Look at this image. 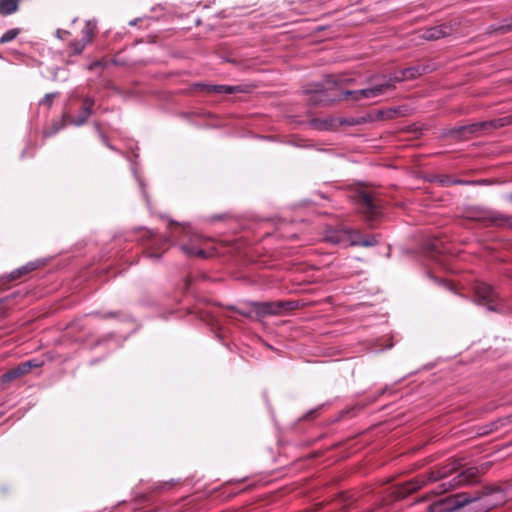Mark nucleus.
Returning <instances> with one entry per match:
<instances>
[{
  "label": "nucleus",
  "mask_w": 512,
  "mask_h": 512,
  "mask_svg": "<svg viewBox=\"0 0 512 512\" xmlns=\"http://www.w3.org/2000/svg\"><path fill=\"white\" fill-rule=\"evenodd\" d=\"M460 466L461 464L457 460H451L444 465L434 467L427 474L419 475L406 482L401 488L399 494L402 497H405L424 486L440 482L430 492L434 495H442L450 490L473 483L477 480L478 469L472 467L462 471L453 479L446 481L445 479L456 472Z\"/></svg>",
  "instance_id": "obj_1"
},
{
  "label": "nucleus",
  "mask_w": 512,
  "mask_h": 512,
  "mask_svg": "<svg viewBox=\"0 0 512 512\" xmlns=\"http://www.w3.org/2000/svg\"><path fill=\"white\" fill-rule=\"evenodd\" d=\"M324 240L331 244L370 247L376 244L374 238L361 239L359 231L346 228H331L325 231Z\"/></svg>",
  "instance_id": "obj_2"
},
{
  "label": "nucleus",
  "mask_w": 512,
  "mask_h": 512,
  "mask_svg": "<svg viewBox=\"0 0 512 512\" xmlns=\"http://www.w3.org/2000/svg\"><path fill=\"white\" fill-rule=\"evenodd\" d=\"M98 32L97 20H86L84 27L81 30V39L72 40L68 43L67 53L69 56L80 55L88 44L93 42L94 37Z\"/></svg>",
  "instance_id": "obj_3"
},
{
  "label": "nucleus",
  "mask_w": 512,
  "mask_h": 512,
  "mask_svg": "<svg viewBox=\"0 0 512 512\" xmlns=\"http://www.w3.org/2000/svg\"><path fill=\"white\" fill-rule=\"evenodd\" d=\"M251 306L253 312L259 317L280 315L283 311L298 308V304L295 301L253 302Z\"/></svg>",
  "instance_id": "obj_4"
},
{
  "label": "nucleus",
  "mask_w": 512,
  "mask_h": 512,
  "mask_svg": "<svg viewBox=\"0 0 512 512\" xmlns=\"http://www.w3.org/2000/svg\"><path fill=\"white\" fill-rule=\"evenodd\" d=\"M459 24L457 22H445L440 25L423 29L419 32V37L426 41H435L452 35L457 31Z\"/></svg>",
  "instance_id": "obj_5"
},
{
  "label": "nucleus",
  "mask_w": 512,
  "mask_h": 512,
  "mask_svg": "<svg viewBox=\"0 0 512 512\" xmlns=\"http://www.w3.org/2000/svg\"><path fill=\"white\" fill-rule=\"evenodd\" d=\"M208 239L199 235H194L190 239V243L181 244L180 248L187 257H197L206 259L212 255V252L205 250Z\"/></svg>",
  "instance_id": "obj_6"
},
{
  "label": "nucleus",
  "mask_w": 512,
  "mask_h": 512,
  "mask_svg": "<svg viewBox=\"0 0 512 512\" xmlns=\"http://www.w3.org/2000/svg\"><path fill=\"white\" fill-rule=\"evenodd\" d=\"M391 88L389 83L377 84L370 88H364L355 91H347L345 94L347 97H351L352 99L359 101L362 99H374L385 92H387Z\"/></svg>",
  "instance_id": "obj_7"
},
{
  "label": "nucleus",
  "mask_w": 512,
  "mask_h": 512,
  "mask_svg": "<svg viewBox=\"0 0 512 512\" xmlns=\"http://www.w3.org/2000/svg\"><path fill=\"white\" fill-rule=\"evenodd\" d=\"M474 289L478 303L487 305L490 311H496V307L492 305L496 300L494 289L486 283H477Z\"/></svg>",
  "instance_id": "obj_8"
},
{
  "label": "nucleus",
  "mask_w": 512,
  "mask_h": 512,
  "mask_svg": "<svg viewBox=\"0 0 512 512\" xmlns=\"http://www.w3.org/2000/svg\"><path fill=\"white\" fill-rule=\"evenodd\" d=\"M94 104H95V102H94L93 98L85 97L83 99V105H82L81 112H80L79 116L72 119L70 121V124L77 126V127L84 125L88 121L90 116L92 115V110H93Z\"/></svg>",
  "instance_id": "obj_9"
},
{
  "label": "nucleus",
  "mask_w": 512,
  "mask_h": 512,
  "mask_svg": "<svg viewBox=\"0 0 512 512\" xmlns=\"http://www.w3.org/2000/svg\"><path fill=\"white\" fill-rule=\"evenodd\" d=\"M28 364H19L17 367L10 369L1 376L2 383H8L20 378L29 372Z\"/></svg>",
  "instance_id": "obj_10"
},
{
  "label": "nucleus",
  "mask_w": 512,
  "mask_h": 512,
  "mask_svg": "<svg viewBox=\"0 0 512 512\" xmlns=\"http://www.w3.org/2000/svg\"><path fill=\"white\" fill-rule=\"evenodd\" d=\"M195 88L202 89L207 93H218V94H232L237 91V87L228 85H207V84H196Z\"/></svg>",
  "instance_id": "obj_11"
},
{
  "label": "nucleus",
  "mask_w": 512,
  "mask_h": 512,
  "mask_svg": "<svg viewBox=\"0 0 512 512\" xmlns=\"http://www.w3.org/2000/svg\"><path fill=\"white\" fill-rule=\"evenodd\" d=\"M359 201L361 205L365 209V213L374 216L377 212V207L374 203V197L371 194L368 193H362L360 195Z\"/></svg>",
  "instance_id": "obj_12"
},
{
  "label": "nucleus",
  "mask_w": 512,
  "mask_h": 512,
  "mask_svg": "<svg viewBox=\"0 0 512 512\" xmlns=\"http://www.w3.org/2000/svg\"><path fill=\"white\" fill-rule=\"evenodd\" d=\"M512 31V16L502 21L500 25H491L487 29V34L503 35Z\"/></svg>",
  "instance_id": "obj_13"
},
{
  "label": "nucleus",
  "mask_w": 512,
  "mask_h": 512,
  "mask_svg": "<svg viewBox=\"0 0 512 512\" xmlns=\"http://www.w3.org/2000/svg\"><path fill=\"white\" fill-rule=\"evenodd\" d=\"M20 0H0V15L8 16L19 9Z\"/></svg>",
  "instance_id": "obj_14"
},
{
  "label": "nucleus",
  "mask_w": 512,
  "mask_h": 512,
  "mask_svg": "<svg viewBox=\"0 0 512 512\" xmlns=\"http://www.w3.org/2000/svg\"><path fill=\"white\" fill-rule=\"evenodd\" d=\"M420 66H409V67H406L402 72H401V76H397L396 77V80L397 81H403V80H407V79H410V78H413L415 73L418 72V68Z\"/></svg>",
  "instance_id": "obj_15"
},
{
  "label": "nucleus",
  "mask_w": 512,
  "mask_h": 512,
  "mask_svg": "<svg viewBox=\"0 0 512 512\" xmlns=\"http://www.w3.org/2000/svg\"><path fill=\"white\" fill-rule=\"evenodd\" d=\"M19 33H20V30L18 28H13V29L6 31L0 37V43L4 44V43L14 40L18 36Z\"/></svg>",
  "instance_id": "obj_16"
},
{
  "label": "nucleus",
  "mask_w": 512,
  "mask_h": 512,
  "mask_svg": "<svg viewBox=\"0 0 512 512\" xmlns=\"http://www.w3.org/2000/svg\"><path fill=\"white\" fill-rule=\"evenodd\" d=\"M472 500L466 493L457 494L455 495V508L462 507Z\"/></svg>",
  "instance_id": "obj_17"
},
{
  "label": "nucleus",
  "mask_w": 512,
  "mask_h": 512,
  "mask_svg": "<svg viewBox=\"0 0 512 512\" xmlns=\"http://www.w3.org/2000/svg\"><path fill=\"white\" fill-rule=\"evenodd\" d=\"M54 73V80H64L68 75L66 66H57Z\"/></svg>",
  "instance_id": "obj_18"
},
{
  "label": "nucleus",
  "mask_w": 512,
  "mask_h": 512,
  "mask_svg": "<svg viewBox=\"0 0 512 512\" xmlns=\"http://www.w3.org/2000/svg\"><path fill=\"white\" fill-rule=\"evenodd\" d=\"M96 126V129L99 133V136H100V139L101 141L104 143V145H106L109 149H114V147L110 144L109 140H108V137L100 130V127L98 124H95Z\"/></svg>",
  "instance_id": "obj_19"
},
{
  "label": "nucleus",
  "mask_w": 512,
  "mask_h": 512,
  "mask_svg": "<svg viewBox=\"0 0 512 512\" xmlns=\"http://www.w3.org/2000/svg\"><path fill=\"white\" fill-rule=\"evenodd\" d=\"M55 36L60 40H65L69 36H71V32L65 29H57L55 32Z\"/></svg>",
  "instance_id": "obj_20"
},
{
  "label": "nucleus",
  "mask_w": 512,
  "mask_h": 512,
  "mask_svg": "<svg viewBox=\"0 0 512 512\" xmlns=\"http://www.w3.org/2000/svg\"><path fill=\"white\" fill-rule=\"evenodd\" d=\"M57 95H58L57 93H48V94H46L44 99L41 101V104H45L48 107H50L52 105V102H53L54 98Z\"/></svg>",
  "instance_id": "obj_21"
},
{
  "label": "nucleus",
  "mask_w": 512,
  "mask_h": 512,
  "mask_svg": "<svg viewBox=\"0 0 512 512\" xmlns=\"http://www.w3.org/2000/svg\"><path fill=\"white\" fill-rule=\"evenodd\" d=\"M151 18L150 17H138V18H135L131 21H129V26H137V25H140L144 22H147V21H150Z\"/></svg>",
  "instance_id": "obj_22"
},
{
  "label": "nucleus",
  "mask_w": 512,
  "mask_h": 512,
  "mask_svg": "<svg viewBox=\"0 0 512 512\" xmlns=\"http://www.w3.org/2000/svg\"><path fill=\"white\" fill-rule=\"evenodd\" d=\"M33 269H34L33 265H26V266H23V267L17 269V273H22V275H23V274L29 273Z\"/></svg>",
  "instance_id": "obj_23"
},
{
  "label": "nucleus",
  "mask_w": 512,
  "mask_h": 512,
  "mask_svg": "<svg viewBox=\"0 0 512 512\" xmlns=\"http://www.w3.org/2000/svg\"><path fill=\"white\" fill-rule=\"evenodd\" d=\"M22 364H28L30 366L29 372L31 371L32 368H36V367L40 366V363L36 360H29V361L23 362Z\"/></svg>",
  "instance_id": "obj_24"
},
{
  "label": "nucleus",
  "mask_w": 512,
  "mask_h": 512,
  "mask_svg": "<svg viewBox=\"0 0 512 512\" xmlns=\"http://www.w3.org/2000/svg\"><path fill=\"white\" fill-rule=\"evenodd\" d=\"M21 275H22V273H17V270H15V271L11 272L10 278L12 280H15V279L19 278Z\"/></svg>",
  "instance_id": "obj_25"
},
{
  "label": "nucleus",
  "mask_w": 512,
  "mask_h": 512,
  "mask_svg": "<svg viewBox=\"0 0 512 512\" xmlns=\"http://www.w3.org/2000/svg\"><path fill=\"white\" fill-rule=\"evenodd\" d=\"M90 64L98 65V64H108V63L107 62H102L101 60H94Z\"/></svg>",
  "instance_id": "obj_26"
},
{
  "label": "nucleus",
  "mask_w": 512,
  "mask_h": 512,
  "mask_svg": "<svg viewBox=\"0 0 512 512\" xmlns=\"http://www.w3.org/2000/svg\"><path fill=\"white\" fill-rule=\"evenodd\" d=\"M488 218H489L492 222H497V221L499 220V218H498L497 216H494V215H492V216H490V217H488Z\"/></svg>",
  "instance_id": "obj_27"
},
{
  "label": "nucleus",
  "mask_w": 512,
  "mask_h": 512,
  "mask_svg": "<svg viewBox=\"0 0 512 512\" xmlns=\"http://www.w3.org/2000/svg\"><path fill=\"white\" fill-rule=\"evenodd\" d=\"M111 64L117 65V64H121V63L119 62V60L113 59L111 61Z\"/></svg>",
  "instance_id": "obj_28"
},
{
  "label": "nucleus",
  "mask_w": 512,
  "mask_h": 512,
  "mask_svg": "<svg viewBox=\"0 0 512 512\" xmlns=\"http://www.w3.org/2000/svg\"><path fill=\"white\" fill-rule=\"evenodd\" d=\"M230 64H237L236 60L228 59L227 60Z\"/></svg>",
  "instance_id": "obj_29"
},
{
  "label": "nucleus",
  "mask_w": 512,
  "mask_h": 512,
  "mask_svg": "<svg viewBox=\"0 0 512 512\" xmlns=\"http://www.w3.org/2000/svg\"><path fill=\"white\" fill-rule=\"evenodd\" d=\"M78 20H79V18H78V17H75V18L71 21V24H75Z\"/></svg>",
  "instance_id": "obj_30"
},
{
  "label": "nucleus",
  "mask_w": 512,
  "mask_h": 512,
  "mask_svg": "<svg viewBox=\"0 0 512 512\" xmlns=\"http://www.w3.org/2000/svg\"><path fill=\"white\" fill-rule=\"evenodd\" d=\"M149 257H151V258H153V257L158 258L159 256H158V255H156V254L150 253V254H149Z\"/></svg>",
  "instance_id": "obj_31"
},
{
  "label": "nucleus",
  "mask_w": 512,
  "mask_h": 512,
  "mask_svg": "<svg viewBox=\"0 0 512 512\" xmlns=\"http://www.w3.org/2000/svg\"><path fill=\"white\" fill-rule=\"evenodd\" d=\"M105 316H106V317H114V316H116V314H115V313H109V314H107V315H105Z\"/></svg>",
  "instance_id": "obj_32"
},
{
  "label": "nucleus",
  "mask_w": 512,
  "mask_h": 512,
  "mask_svg": "<svg viewBox=\"0 0 512 512\" xmlns=\"http://www.w3.org/2000/svg\"><path fill=\"white\" fill-rule=\"evenodd\" d=\"M429 66H423V72H430L431 70H427L426 68H428Z\"/></svg>",
  "instance_id": "obj_33"
},
{
  "label": "nucleus",
  "mask_w": 512,
  "mask_h": 512,
  "mask_svg": "<svg viewBox=\"0 0 512 512\" xmlns=\"http://www.w3.org/2000/svg\"><path fill=\"white\" fill-rule=\"evenodd\" d=\"M240 313H241L242 315L246 316V317H249V316H250V314H249V313H247V312H240Z\"/></svg>",
  "instance_id": "obj_34"
}]
</instances>
